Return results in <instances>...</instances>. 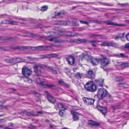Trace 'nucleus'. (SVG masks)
<instances>
[{
	"mask_svg": "<svg viewBox=\"0 0 129 129\" xmlns=\"http://www.w3.org/2000/svg\"><path fill=\"white\" fill-rule=\"evenodd\" d=\"M40 68L48 70L55 74H57L56 71L54 70L52 67L41 64H37L34 65L33 66L34 72L37 76H41L42 73L41 70Z\"/></svg>",
	"mask_w": 129,
	"mask_h": 129,
	"instance_id": "1",
	"label": "nucleus"
},
{
	"mask_svg": "<svg viewBox=\"0 0 129 129\" xmlns=\"http://www.w3.org/2000/svg\"><path fill=\"white\" fill-rule=\"evenodd\" d=\"M97 95L100 100L104 98L107 96L108 98L110 101H112L113 100L112 96L108 93L107 91L104 88H101L99 89Z\"/></svg>",
	"mask_w": 129,
	"mask_h": 129,
	"instance_id": "2",
	"label": "nucleus"
},
{
	"mask_svg": "<svg viewBox=\"0 0 129 129\" xmlns=\"http://www.w3.org/2000/svg\"><path fill=\"white\" fill-rule=\"evenodd\" d=\"M49 47L48 46H40L36 47H33L30 46H16L15 47L12 46L11 48L14 49H19L21 50H23L25 49H31L32 48H35V49L39 50H46V49Z\"/></svg>",
	"mask_w": 129,
	"mask_h": 129,
	"instance_id": "3",
	"label": "nucleus"
},
{
	"mask_svg": "<svg viewBox=\"0 0 129 129\" xmlns=\"http://www.w3.org/2000/svg\"><path fill=\"white\" fill-rule=\"evenodd\" d=\"M85 89L86 91L92 92L95 91L96 90V87L91 81L87 82L84 86Z\"/></svg>",
	"mask_w": 129,
	"mask_h": 129,
	"instance_id": "4",
	"label": "nucleus"
},
{
	"mask_svg": "<svg viewBox=\"0 0 129 129\" xmlns=\"http://www.w3.org/2000/svg\"><path fill=\"white\" fill-rule=\"evenodd\" d=\"M22 74L25 76V78H28L31 74V70L25 67L22 69Z\"/></svg>",
	"mask_w": 129,
	"mask_h": 129,
	"instance_id": "5",
	"label": "nucleus"
},
{
	"mask_svg": "<svg viewBox=\"0 0 129 129\" xmlns=\"http://www.w3.org/2000/svg\"><path fill=\"white\" fill-rule=\"evenodd\" d=\"M83 101L85 104L91 105L93 104L94 101V100L92 98L84 97L83 99Z\"/></svg>",
	"mask_w": 129,
	"mask_h": 129,
	"instance_id": "6",
	"label": "nucleus"
},
{
	"mask_svg": "<svg viewBox=\"0 0 129 129\" xmlns=\"http://www.w3.org/2000/svg\"><path fill=\"white\" fill-rule=\"evenodd\" d=\"M45 92L47 94V98L48 100L53 104L55 103L56 102V100L54 97L47 91H45Z\"/></svg>",
	"mask_w": 129,
	"mask_h": 129,
	"instance_id": "7",
	"label": "nucleus"
},
{
	"mask_svg": "<svg viewBox=\"0 0 129 129\" xmlns=\"http://www.w3.org/2000/svg\"><path fill=\"white\" fill-rule=\"evenodd\" d=\"M39 37L41 38H44L49 40L51 42H58L59 41L58 38L56 37H54L52 38H50L49 37L46 36H39Z\"/></svg>",
	"mask_w": 129,
	"mask_h": 129,
	"instance_id": "8",
	"label": "nucleus"
},
{
	"mask_svg": "<svg viewBox=\"0 0 129 129\" xmlns=\"http://www.w3.org/2000/svg\"><path fill=\"white\" fill-rule=\"evenodd\" d=\"M71 112L74 121H76L79 120L80 114L75 112L73 110H71Z\"/></svg>",
	"mask_w": 129,
	"mask_h": 129,
	"instance_id": "9",
	"label": "nucleus"
},
{
	"mask_svg": "<svg viewBox=\"0 0 129 129\" xmlns=\"http://www.w3.org/2000/svg\"><path fill=\"white\" fill-rule=\"evenodd\" d=\"M89 61H91L93 65L96 66L99 63L100 61V59L98 58L92 57L89 59Z\"/></svg>",
	"mask_w": 129,
	"mask_h": 129,
	"instance_id": "10",
	"label": "nucleus"
},
{
	"mask_svg": "<svg viewBox=\"0 0 129 129\" xmlns=\"http://www.w3.org/2000/svg\"><path fill=\"white\" fill-rule=\"evenodd\" d=\"M101 64L104 66H106L109 63L108 60L106 58H103L100 59Z\"/></svg>",
	"mask_w": 129,
	"mask_h": 129,
	"instance_id": "11",
	"label": "nucleus"
},
{
	"mask_svg": "<svg viewBox=\"0 0 129 129\" xmlns=\"http://www.w3.org/2000/svg\"><path fill=\"white\" fill-rule=\"evenodd\" d=\"M2 24H9L11 25H17L18 24L17 22L11 20H4L1 22Z\"/></svg>",
	"mask_w": 129,
	"mask_h": 129,
	"instance_id": "12",
	"label": "nucleus"
},
{
	"mask_svg": "<svg viewBox=\"0 0 129 129\" xmlns=\"http://www.w3.org/2000/svg\"><path fill=\"white\" fill-rule=\"evenodd\" d=\"M97 108L104 115L106 114L107 112V109L106 107H103L99 106H98Z\"/></svg>",
	"mask_w": 129,
	"mask_h": 129,
	"instance_id": "13",
	"label": "nucleus"
},
{
	"mask_svg": "<svg viewBox=\"0 0 129 129\" xmlns=\"http://www.w3.org/2000/svg\"><path fill=\"white\" fill-rule=\"evenodd\" d=\"M56 105L59 109H62L61 110L64 111L67 109V107L65 104L61 103H56Z\"/></svg>",
	"mask_w": 129,
	"mask_h": 129,
	"instance_id": "14",
	"label": "nucleus"
},
{
	"mask_svg": "<svg viewBox=\"0 0 129 129\" xmlns=\"http://www.w3.org/2000/svg\"><path fill=\"white\" fill-rule=\"evenodd\" d=\"M69 64L72 65L74 62V57L69 56L66 58Z\"/></svg>",
	"mask_w": 129,
	"mask_h": 129,
	"instance_id": "15",
	"label": "nucleus"
},
{
	"mask_svg": "<svg viewBox=\"0 0 129 129\" xmlns=\"http://www.w3.org/2000/svg\"><path fill=\"white\" fill-rule=\"evenodd\" d=\"M87 76L90 79H93L95 78L94 74L93 73L92 71V70H89L88 71Z\"/></svg>",
	"mask_w": 129,
	"mask_h": 129,
	"instance_id": "16",
	"label": "nucleus"
},
{
	"mask_svg": "<svg viewBox=\"0 0 129 129\" xmlns=\"http://www.w3.org/2000/svg\"><path fill=\"white\" fill-rule=\"evenodd\" d=\"M88 123L89 124L94 126H98L100 125V123L99 122L93 121L91 120L88 121Z\"/></svg>",
	"mask_w": 129,
	"mask_h": 129,
	"instance_id": "17",
	"label": "nucleus"
},
{
	"mask_svg": "<svg viewBox=\"0 0 129 129\" xmlns=\"http://www.w3.org/2000/svg\"><path fill=\"white\" fill-rule=\"evenodd\" d=\"M106 23L107 25H115L117 26H123V25L121 24H118L116 23H113L111 20H108L107 21Z\"/></svg>",
	"mask_w": 129,
	"mask_h": 129,
	"instance_id": "18",
	"label": "nucleus"
},
{
	"mask_svg": "<svg viewBox=\"0 0 129 129\" xmlns=\"http://www.w3.org/2000/svg\"><path fill=\"white\" fill-rule=\"evenodd\" d=\"M97 85L101 87H102L104 84V80L100 79L95 80Z\"/></svg>",
	"mask_w": 129,
	"mask_h": 129,
	"instance_id": "19",
	"label": "nucleus"
},
{
	"mask_svg": "<svg viewBox=\"0 0 129 129\" xmlns=\"http://www.w3.org/2000/svg\"><path fill=\"white\" fill-rule=\"evenodd\" d=\"M22 113H23L24 115H26L28 116H36V115L35 114L33 111L28 112L25 111L24 112H22Z\"/></svg>",
	"mask_w": 129,
	"mask_h": 129,
	"instance_id": "20",
	"label": "nucleus"
},
{
	"mask_svg": "<svg viewBox=\"0 0 129 129\" xmlns=\"http://www.w3.org/2000/svg\"><path fill=\"white\" fill-rule=\"evenodd\" d=\"M109 46H112L115 48H119L120 47L119 45L112 41L109 42Z\"/></svg>",
	"mask_w": 129,
	"mask_h": 129,
	"instance_id": "21",
	"label": "nucleus"
},
{
	"mask_svg": "<svg viewBox=\"0 0 129 129\" xmlns=\"http://www.w3.org/2000/svg\"><path fill=\"white\" fill-rule=\"evenodd\" d=\"M89 58V56L87 54H83L80 56V59L82 60L84 59H86L87 60Z\"/></svg>",
	"mask_w": 129,
	"mask_h": 129,
	"instance_id": "22",
	"label": "nucleus"
},
{
	"mask_svg": "<svg viewBox=\"0 0 129 129\" xmlns=\"http://www.w3.org/2000/svg\"><path fill=\"white\" fill-rule=\"evenodd\" d=\"M87 40L85 39H78L76 41V42L78 44L82 43H86Z\"/></svg>",
	"mask_w": 129,
	"mask_h": 129,
	"instance_id": "23",
	"label": "nucleus"
},
{
	"mask_svg": "<svg viewBox=\"0 0 129 129\" xmlns=\"http://www.w3.org/2000/svg\"><path fill=\"white\" fill-rule=\"evenodd\" d=\"M120 65L123 68H127L129 67V63L121 62Z\"/></svg>",
	"mask_w": 129,
	"mask_h": 129,
	"instance_id": "24",
	"label": "nucleus"
},
{
	"mask_svg": "<svg viewBox=\"0 0 129 129\" xmlns=\"http://www.w3.org/2000/svg\"><path fill=\"white\" fill-rule=\"evenodd\" d=\"M35 82L37 84L39 85H44V83L42 81L40 78H38L35 80Z\"/></svg>",
	"mask_w": 129,
	"mask_h": 129,
	"instance_id": "25",
	"label": "nucleus"
},
{
	"mask_svg": "<svg viewBox=\"0 0 129 129\" xmlns=\"http://www.w3.org/2000/svg\"><path fill=\"white\" fill-rule=\"evenodd\" d=\"M83 74L78 72L76 74L75 76L78 79H81L83 77Z\"/></svg>",
	"mask_w": 129,
	"mask_h": 129,
	"instance_id": "26",
	"label": "nucleus"
},
{
	"mask_svg": "<svg viewBox=\"0 0 129 129\" xmlns=\"http://www.w3.org/2000/svg\"><path fill=\"white\" fill-rule=\"evenodd\" d=\"M59 82L61 84L66 86L68 87H70V85L69 84L65 83L62 80H59Z\"/></svg>",
	"mask_w": 129,
	"mask_h": 129,
	"instance_id": "27",
	"label": "nucleus"
},
{
	"mask_svg": "<svg viewBox=\"0 0 129 129\" xmlns=\"http://www.w3.org/2000/svg\"><path fill=\"white\" fill-rule=\"evenodd\" d=\"M48 58L56 57L58 56V55L56 54H48Z\"/></svg>",
	"mask_w": 129,
	"mask_h": 129,
	"instance_id": "28",
	"label": "nucleus"
},
{
	"mask_svg": "<svg viewBox=\"0 0 129 129\" xmlns=\"http://www.w3.org/2000/svg\"><path fill=\"white\" fill-rule=\"evenodd\" d=\"M24 80L25 82L29 83H31L32 82L31 79L28 78H24Z\"/></svg>",
	"mask_w": 129,
	"mask_h": 129,
	"instance_id": "29",
	"label": "nucleus"
},
{
	"mask_svg": "<svg viewBox=\"0 0 129 129\" xmlns=\"http://www.w3.org/2000/svg\"><path fill=\"white\" fill-rule=\"evenodd\" d=\"M48 88L54 89L55 88V86L53 84H47L46 85Z\"/></svg>",
	"mask_w": 129,
	"mask_h": 129,
	"instance_id": "30",
	"label": "nucleus"
},
{
	"mask_svg": "<svg viewBox=\"0 0 129 129\" xmlns=\"http://www.w3.org/2000/svg\"><path fill=\"white\" fill-rule=\"evenodd\" d=\"M114 56L118 57H125V55L122 53H120V54H115Z\"/></svg>",
	"mask_w": 129,
	"mask_h": 129,
	"instance_id": "31",
	"label": "nucleus"
},
{
	"mask_svg": "<svg viewBox=\"0 0 129 129\" xmlns=\"http://www.w3.org/2000/svg\"><path fill=\"white\" fill-rule=\"evenodd\" d=\"M66 21H57V22L55 23V24L58 25H64L66 23Z\"/></svg>",
	"mask_w": 129,
	"mask_h": 129,
	"instance_id": "32",
	"label": "nucleus"
},
{
	"mask_svg": "<svg viewBox=\"0 0 129 129\" xmlns=\"http://www.w3.org/2000/svg\"><path fill=\"white\" fill-rule=\"evenodd\" d=\"M101 46H109V42L108 43L106 42H103L101 44Z\"/></svg>",
	"mask_w": 129,
	"mask_h": 129,
	"instance_id": "33",
	"label": "nucleus"
},
{
	"mask_svg": "<svg viewBox=\"0 0 129 129\" xmlns=\"http://www.w3.org/2000/svg\"><path fill=\"white\" fill-rule=\"evenodd\" d=\"M62 110H61L59 111V114L60 116H65L66 114L62 111Z\"/></svg>",
	"mask_w": 129,
	"mask_h": 129,
	"instance_id": "34",
	"label": "nucleus"
},
{
	"mask_svg": "<svg viewBox=\"0 0 129 129\" xmlns=\"http://www.w3.org/2000/svg\"><path fill=\"white\" fill-rule=\"evenodd\" d=\"M112 107L114 110H115L120 108L121 107L119 105H118L115 106H112Z\"/></svg>",
	"mask_w": 129,
	"mask_h": 129,
	"instance_id": "35",
	"label": "nucleus"
},
{
	"mask_svg": "<svg viewBox=\"0 0 129 129\" xmlns=\"http://www.w3.org/2000/svg\"><path fill=\"white\" fill-rule=\"evenodd\" d=\"M48 9V7L46 6H44L41 8V10L43 11H46Z\"/></svg>",
	"mask_w": 129,
	"mask_h": 129,
	"instance_id": "36",
	"label": "nucleus"
},
{
	"mask_svg": "<svg viewBox=\"0 0 129 129\" xmlns=\"http://www.w3.org/2000/svg\"><path fill=\"white\" fill-rule=\"evenodd\" d=\"M31 93L35 95H36L37 97H39L40 96V94L39 93L36 92V91H32Z\"/></svg>",
	"mask_w": 129,
	"mask_h": 129,
	"instance_id": "37",
	"label": "nucleus"
},
{
	"mask_svg": "<svg viewBox=\"0 0 129 129\" xmlns=\"http://www.w3.org/2000/svg\"><path fill=\"white\" fill-rule=\"evenodd\" d=\"M72 23L74 26H78L79 25V24L78 22H76L75 21H72Z\"/></svg>",
	"mask_w": 129,
	"mask_h": 129,
	"instance_id": "38",
	"label": "nucleus"
},
{
	"mask_svg": "<svg viewBox=\"0 0 129 129\" xmlns=\"http://www.w3.org/2000/svg\"><path fill=\"white\" fill-rule=\"evenodd\" d=\"M5 60L6 62L8 63H11L13 62V59H7Z\"/></svg>",
	"mask_w": 129,
	"mask_h": 129,
	"instance_id": "39",
	"label": "nucleus"
},
{
	"mask_svg": "<svg viewBox=\"0 0 129 129\" xmlns=\"http://www.w3.org/2000/svg\"><path fill=\"white\" fill-rule=\"evenodd\" d=\"M48 54L46 55H43L40 56V58L45 59L46 58H48Z\"/></svg>",
	"mask_w": 129,
	"mask_h": 129,
	"instance_id": "40",
	"label": "nucleus"
},
{
	"mask_svg": "<svg viewBox=\"0 0 129 129\" xmlns=\"http://www.w3.org/2000/svg\"><path fill=\"white\" fill-rule=\"evenodd\" d=\"M28 128L30 129H36V127L33 126L31 124H30Z\"/></svg>",
	"mask_w": 129,
	"mask_h": 129,
	"instance_id": "41",
	"label": "nucleus"
},
{
	"mask_svg": "<svg viewBox=\"0 0 129 129\" xmlns=\"http://www.w3.org/2000/svg\"><path fill=\"white\" fill-rule=\"evenodd\" d=\"M118 5H120L122 7H125L129 5V4L128 3H125L123 4H118Z\"/></svg>",
	"mask_w": 129,
	"mask_h": 129,
	"instance_id": "42",
	"label": "nucleus"
},
{
	"mask_svg": "<svg viewBox=\"0 0 129 129\" xmlns=\"http://www.w3.org/2000/svg\"><path fill=\"white\" fill-rule=\"evenodd\" d=\"M65 35L66 36L68 37H70L72 36L71 33L70 32H66L65 33Z\"/></svg>",
	"mask_w": 129,
	"mask_h": 129,
	"instance_id": "43",
	"label": "nucleus"
},
{
	"mask_svg": "<svg viewBox=\"0 0 129 129\" xmlns=\"http://www.w3.org/2000/svg\"><path fill=\"white\" fill-rule=\"evenodd\" d=\"M115 79L116 81H120L122 80L121 78L120 77H116Z\"/></svg>",
	"mask_w": 129,
	"mask_h": 129,
	"instance_id": "44",
	"label": "nucleus"
},
{
	"mask_svg": "<svg viewBox=\"0 0 129 129\" xmlns=\"http://www.w3.org/2000/svg\"><path fill=\"white\" fill-rule=\"evenodd\" d=\"M56 126L54 125H52V124L50 123L49 127L51 129H53Z\"/></svg>",
	"mask_w": 129,
	"mask_h": 129,
	"instance_id": "45",
	"label": "nucleus"
},
{
	"mask_svg": "<svg viewBox=\"0 0 129 129\" xmlns=\"http://www.w3.org/2000/svg\"><path fill=\"white\" fill-rule=\"evenodd\" d=\"M80 22L81 23L85 24L87 25L88 24V22L87 21L83 20H80Z\"/></svg>",
	"mask_w": 129,
	"mask_h": 129,
	"instance_id": "46",
	"label": "nucleus"
},
{
	"mask_svg": "<svg viewBox=\"0 0 129 129\" xmlns=\"http://www.w3.org/2000/svg\"><path fill=\"white\" fill-rule=\"evenodd\" d=\"M124 48H127L129 50V43H127L125 45Z\"/></svg>",
	"mask_w": 129,
	"mask_h": 129,
	"instance_id": "47",
	"label": "nucleus"
},
{
	"mask_svg": "<svg viewBox=\"0 0 129 129\" xmlns=\"http://www.w3.org/2000/svg\"><path fill=\"white\" fill-rule=\"evenodd\" d=\"M121 38V35H118L117 36H116L115 38V39L116 40H118L119 38Z\"/></svg>",
	"mask_w": 129,
	"mask_h": 129,
	"instance_id": "48",
	"label": "nucleus"
},
{
	"mask_svg": "<svg viewBox=\"0 0 129 129\" xmlns=\"http://www.w3.org/2000/svg\"><path fill=\"white\" fill-rule=\"evenodd\" d=\"M64 13L61 12H59L58 13H57L56 14H55V16H59L60 15H63L64 14Z\"/></svg>",
	"mask_w": 129,
	"mask_h": 129,
	"instance_id": "49",
	"label": "nucleus"
},
{
	"mask_svg": "<svg viewBox=\"0 0 129 129\" xmlns=\"http://www.w3.org/2000/svg\"><path fill=\"white\" fill-rule=\"evenodd\" d=\"M102 4L105 5V6H113V5L112 4H111V5H109V4L105 3H102Z\"/></svg>",
	"mask_w": 129,
	"mask_h": 129,
	"instance_id": "50",
	"label": "nucleus"
},
{
	"mask_svg": "<svg viewBox=\"0 0 129 129\" xmlns=\"http://www.w3.org/2000/svg\"><path fill=\"white\" fill-rule=\"evenodd\" d=\"M44 113H45V112H44L43 111H37V113L41 114V115L43 114Z\"/></svg>",
	"mask_w": 129,
	"mask_h": 129,
	"instance_id": "51",
	"label": "nucleus"
},
{
	"mask_svg": "<svg viewBox=\"0 0 129 129\" xmlns=\"http://www.w3.org/2000/svg\"><path fill=\"white\" fill-rule=\"evenodd\" d=\"M7 107V106H3L2 105H0V109L5 108Z\"/></svg>",
	"mask_w": 129,
	"mask_h": 129,
	"instance_id": "52",
	"label": "nucleus"
},
{
	"mask_svg": "<svg viewBox=\"0 0 129 129\" xmlns=\"http://www.w3.org/2000/svg\"><path fill=\"white\" fill-rule=\"evenodd\" d=\"M125 84L123 83H120L119 84V85L120 86H122V87H124L125 86H124Z\"/></svg>",
	"mask_w": 129,
	"mask_h": 129,
	"instance_id": "53",
	"label": "nucleus"
},
{
	"mask_svg": "<svg viewBox=\"0 0 129 129\" xmlns=\"http://www.w3.org/2000/svg\"><path fill=\"white\" fill-rule=\"evenodd\" d=\"M126 38L127 40L129 41V33L126 36Z\"/></svg>",
	"mask_w": 129,
	"mask_h": 129,
	"instance_id": "54",
	"label": "nucleus"
},
{
	"mask_svg": "<svg viewBox=\"0 0 129 129\" xmlns=\"http://www.w3.org/2000/svg\"><path fill=\"white\" fill-rule=\"evenodd\" d=\"M93 22L96 23H99V21L97 20H93Z\"/></svg>",
	"mask_w": 129,
	"mask_h": 129,
	"instance_id": "55",
	"label": "nucleus"
},
{
	"mask_svg": "<svg viewBox=\"0 0 129 129\" xmlns=\"http://www.w3.org/2000/svg\"><path fill=\"white\" fill-rule=\"evenodd\" d=\"M120 35H121V38H124V37L125 33H123L122 34H121Z\"/></svg>",
	"mask_w": 129,
	"mask_h": 129,
	"instance_id": "56",
	"label": "nucleus"
},
{
	"mask_svg": "<svg viewBox=\"0 0 129 129\" xmlns=\"http://www.w3.org/2000/svg\"><path fill=\"white\" fill-rule=\"evenodd\" d=\"M4 129H13L11 128H9L8 127H6L4 128Z\"/></svg>",
	"mask_w": 129,
	"mask_h": 129,
	"instance_id": "57",
	"label": "nucleus"
},
{
	"mask_svg": "<svg viewBox=\"0 0 129 129\" xmlns=\"http://www.w3.org/2000/svg\"><path fill=\"white\" fill-rule=\"evenodd\" d=\"M91 45L92 46H94V47H96V45H95V44H94V43H92V45Z\"/></svg>",
	"mask_w": 129,
	"mask_h": 129,
	"instance_id": "58",
	"label": "nucleus"
},
{
	"mask_svg": "<svg viewBox=\"0 0 129 129\" xmlns=\"http://www.w3.org/2000/svg\"><path fill=\"white\" fill-rule=\"evenodd\" d=\"M97 42V41H90V42L91 43H93V42Z\"/></svg>",
	"mask_w": 129,
	"mask_h": 129,
	"instance_id": "59",
	"label": "nucleus"
},
{
	"mask_svg": "<svg viewBox=\"0 0 129 129\" xmlns=\"http://www.w3.org/2000/svg\"><path fill=\"white\" fill-rule=\"evenodd\" d=\"M77 70V69L76 68H74L73 69V71L74 72L76 71Z\"/></svg>",
	"mask_w": 129,
	"mask_h": 129,
	"instance_id": "60",
	"label": "nucleus"
},
{
	"mask_svg": "<svg viewBox=\"0 0 129 129\" xmlns=\"http://www.w3.org/2000/svg\"><path fill=\"white\" fill-rule=\"evenodd\" d=\"M3 126L2 125H0V129H1L2 128H3Z\"/></svg>",
	"mask_w": 129,
	"mask_h": 129,
	"instance_id": "61",
	"label": "nucleus"
},
{
	"mask_svg": "<svg viewBox=\"0 0 129 129\" xmlns=\"http://www.w3.org/2000/svg\"><path fill=\"white\" fill-rule=\"evenodd\" d=\"M70 42H75V41L73 40H71L70 41Z\"/></svg>",
	"mask_w": 129,
	"mask_h": 129,
	"instance_id": "62",
	"label": "nucleus"
},
{
	"mask_svg": "<svg viewBox=\"0 0 129 129\" xmlns=\"http://www.w3.org/2000/svg\"><path fill=\"white\" fill-rule=\"evenodd\" d=\"M96 36L95 35H92L91 36V37H95V36Z\"/></svg>",
	"mask_w": 129,
	"mask_h": 129,
	"instance_id": "63",
	"label": "nucleus"
},
{
	"mask_svg": "<svg viewBox=\"0 0 129 129\" xmlns=\"http://www.w3.org/2000/svg\"><path fill=\"white\" fill-rule=\"evenodd\" d=\"M46 122H49V120H46Z\"/></svg>",
	"mask_w": 129,
	"mask_h": 129,
	"instance_id": "64",
	"label": "nucleus"
}]
</instances>
